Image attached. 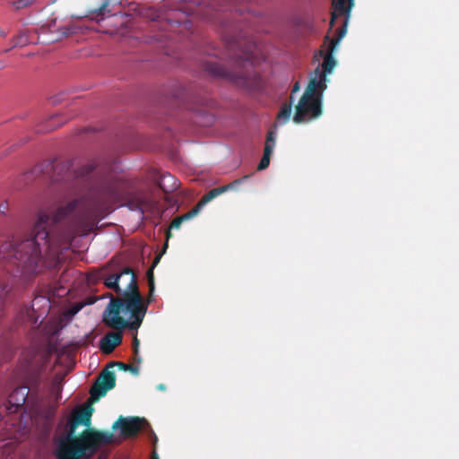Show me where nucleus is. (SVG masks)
Wrapping results in <instances>:
<instances>
[{
  "label": "nucleus",
  "mask_w": 459,
  "mask_h": 459,
  "mask_svg": "<svg viewBox=\"0 0 459 459\" xmlns=\"http://www.w3.org/2000/svg\"><path fill=\"white\" fill-rule=\"evenodd\" d=\"M122 195V182L107 177L90 194L85 204L68 202L49 213L37 212L29 238L4 242L0 247V261L6 273H0V318L4 315V302L16 297L15 278L22 284L30 283L43 268H56L60 255L68 249L75 236H86Z\"/></svg>",
  "instance_id": "f257e3e1"
},
{
  "label": "nucleus",
  "mask_w": 459,
  "mask_h": 459,
  "mask_svg": "<svg viewBox=\"0 0 459 459\" xmlns=\"http://www.w3.org/2000/svg\"><path fill=\"white\" fill-rule=\"evenodd\" d=\"M88 281L91 283L102 281L107 288L121 295L111 298L107 305L102 318L106 325L117 331L126 328L137 330L141 326L153 295H149L144 301L139 291L136 275L131 268L126 267L109 275L106 268H101L90 273Z\"/></svg>",
  "instance_id": "f03ea898"
},
{
  "label": "nucleus",
  "mask_w": 459,
  "mask_h": 459,
  "mask_svg": "<svg viewBox=\"0 0 459 459\" xmlns=\"http://www.w3.org/2000/svg\"><path fill=\"white\" fill-rule=\"evenodd\" d=\"M93 408L91 404L74 410L67 420L66 433L59 437L56 449L58 459L89 458L102 445L113 441V434L91 428Z\"/></svg>",
  "instance_id": "7ed1b4c3"
},
{
  "label": "nucleus",
  "mask_w": 459,
  "mask_h": 459,
  "mask_svg": "<svg viewBox=\"0 0 459 459\" xmlns=\"http://www.w3.org/2000/svg\"><path fill=\"white\" fill-rule=\"evenodd\" d=\"M325 91H320L315 81H309L296 106L293 121L301 124L316 119L322 115V100Z\"/></svg>",
  "instance_id": "20e7f679"
},
{
  "label": "nucleus",
  "mask_w": 459,
  "mask_h": 459,
  "mask_svg": "<svg viewBox=\"0 0 459 459\" xmlns=\"http://www.w3.org/2000/svg\"><path fill=\"white\" fill-rule=\"evenodd\" d=\"M26 368L27 385L15 388L9 395L8 405L4 406V410L10 414L16 412L19 408L23 406L29 390L38 392L40 386L44 363L40 362L34 365L33 361L28 360Z\"/></svg>",
  "instance_id": "39448f33"
},
{
  "label": "nucleus",
  "mask_w": 459,
  "mask_h": 459,
  "mask_svg": "<svg viewBox=\"0 0 459 459\" xmlns=\"http://www.w3.org/2000/svg\"><path fill=\"white\" fill-rule=\"evenodd\" d=\"M204 70L210 75L229 81L240 88L249 91H260L263 88V80L255 73H236L215 62H206Z\"/></svg>",
  "instance_id": "423d86ee"
},
{
  "label": "nucleus",
  "mask_w": 459,
  "mask_h": 459,
  "mask_svg": "<svg viewBox=\"0 0 459 459\" xmlns=\"http://www.w3.org/2000/svg\"><path fill=\"white\" fill-rule=\"evenodd\" d=\"M346 33L345 24L338 29V35L329 42V46L326 51L319 50L318 54L323 56L324 60L320 66H317L310 78L309 81H315L320 91H325L327 88L326 75L331 74L336 65V60L333 57V51L340 40L344 37Z\"/></svg>",
  "instance_id": "0eeeda50"
},
{
  "label": "nucleus",
  "mask_w": 459,
  "mask_h": 459,
  "mask_svg": "<svg viewBox=\"0 0 459 459\" xmlns=\"http://www.w3.org/2000/svg\"><path fill=\"white\" fill-rule=\"evenodd\" d=\"M72 163L71 161H65L59 164H56L54 167L55 174H59L62 171H65V174L64 176H55V180H66L68 178L74 176L76 179L86 181L90 178L91 174L93 172V170L96 169L97 164L95 161H91L87 164H84L78 168L74 171H71L72 169Z\"/></svg>",
  "instance_id": "6e6552de"
},
{
  "label": "nucleus",
  "mask_w": 459,
  "mask_h": 459,
  "mask_svg": "<svg viewBox=\"0 0 459 459\" xmlns=\"http://www.w3.org/2000/svg\"><path fill=\"white\" fill-rule=\"evenodd\" d=\"M116 386L115 372L108 368L101 370L90 389L91 399L95 402L106 395L107 392Z\"/></svg>",
  "instance_id": "1a4fd4ad"
},
{
  "label": "nucleus",
  "mask_w": 459,
  "mask_h": 459,
  "mask_svg": "<svg viewBox=\"0 0 459 459\" xmlns=\"http://www.w3.org/2000/svg\"><path fill=\"white\" fill-rule=\"evenodd\" d=\"M113 429L119 428L122 436L126 437H136L140 431L150 428L148 421L144 418L120 416L113 424Z\"/></svg>",
  "instance_id": "9d476101"
},
{
  "label": "nucleus",
  "mask_w": 459,
  "mask_h": 459,
  "mask_svg": "<svg viewBox=\"0 0 459 459\" xmlns=\"http://www.w3.org/2000/svg\"><path fill=\"white\" fill-rule=\"evenodd\" d=\"M50 308V300L49 299L44 296H36L32 300L31 307H25L22 312L21 318L19 320L24 321L25 317H28L29 320H32L34 317V313L39 310L38 316H42L48 312Z\"/></svg>",
  "instance_id": "9b49d317"
},
{
  "label": "nucleus",
  "mask_w": 459,
  "mask_h": 459,
  "mask_svg": "<svg viewBox=\"0 0 459 459\" xmlns=\"http://www.w3.org/2000/svg\"><path fill=\"white\" fill-rule=\"evenodd\" d=\"M248 178H250V175L244 176L242 178L236 179L228 185L212 188L200 199V201L194 208H197V212L199 213L203 206L205 205L207 203H209L218 195H221L222 193L234 188L236 186L239 185L242 181L247 179Z\"/></svg>",
  "instance_id": "f8f14e48"
},
{
  "label": "nucleus",
  "mask_w": 459,
  "mask_h": 459,
  "mask_svg": "<svg viewBox=\"0 0 459 459\" xmlns=\"http://www.w3.org/2000/svg\"><path fill=\"white\" fill-rule=\"evenodd\" d=\"M121 342H122V333H121V331L108 333L100 340V350L104 353L109 354Z\"/></svg>",
  "instance_id": "ddd939ff"
},
{
  "label": "nucleus",
  "mask_w": 459,
  "mask_h": 459,
  "mask_svg": "<svg viewBox=\"0 0 459 459\" xmlns=\"http://www.w3.org/2000/svg\"><path fill=\"white\" fill-rule=\"evenodd\" d=\"M158 185L164 193H170L177 190L179 187L180 183L169 173H165L161 175Z\"/></svg>",
  "instance_id": "4468645a"
},
{
  "label": "nucleus",
  "mask_w": 459,
  "mask_h": 459,
  "mask_svg": "<svg viewBox=\"0 0 459 459\" xmlns=\"http://www.w3.org/2000/svg\"><path fill=\"white\" fill-rule=\"evenodd\" d=\"M352 6H353V0H344V7L346 8V10L343 12H341V11L337 10L336 6L334 5V0H333V2H332L333 12L331 14V21H330L331 27L333 26V23L338 17H340L342 15H349Z\"/></svg>",
  "instance_id": "2eb2a0df"
},
{
  "label": "nucleus",
  "mask_w": 459,
  "mask_h": 459,
  "mask_svg": "<svg viewBox=\"0 0 459 459\" xmlns=\"http://www.w3.org/2000/svg\"><path fill=\"white\" fill-rule=\"evenodd\" d=\"M292 111V100L285 102L281 105V109L277 115L276 120L279 124H285L290 120Z\"/></svg>",
  "instance_id": "dca6fc26"
},
{
  "label": "nucleus",
  "mask_w": 459,
  "mask_h": 459,
  "mask_svg": "<svg viewBox=\"0 0 459 459\" xmlns=\"http://www.w3.org/2000/svg\"><path fill=\"white\" fill-rule=\"evenodd\" d=\"M198 214L197 208H192L189 212L181 216H178L170 223L169 229H179L182 222L190 220Z\"/></svg>",
  "instance_id": "f3484780"
},
{
  "label": "nucleus",
  "mask_w": 459,
  "mask_h": 459,
  "mask_svg": "<svg viewBox=\"0 0 459 459\" xmlns=\"http://www.w3.org/2000/svg\"><path fill=\"white\" fill-rule=\"evenodd\" d=\"M117 0H104V2L101 4V5L93 10L91 12V14L94 16L95 19H103V17L107 15H112V10L108 8L109 4L112 2H116Z\"/></svg>",
  "instance_id": "a211bd4d"
},
{
  "label": "nucleus",
  "mask_w": 459,
  "mask_h": 459,
  "mask_svg": "<svg viewBox=\"0 0 459 459\" xmlns=\"http://www.w3.org/2000/svg\"><path fill=\"white\" fill-rule=\"evenodd\" d=\"M160 256H161V254L157 255L154 258L152 266L147 271V281H148V286L150 289V296L153 295L154 290H155L153 268L159 264Z\"/></svg>",
  "instance_id": "6ab92c4d"
},
{
  "label": "nucleus",
  "mask_w": 459,
  "mask_h": 459,
  "mask_svg": "<svg viewBox=\"0 0 459 459\" xmlns=\"http://www.w3.org/2000/svg\"><path fill=\"white\" fill-rule=\"evenodd\" d=\"M15 450L13 442L0 441V459H7Z\"/></svg>",
  "instance_id": "aec40b11"
},
{
  "label": "nucleus",
  "mask_w": 459,
  "mask_h": 459,
  "mask_svg": "<svg viewBox=\"0 0 459 459\" xmlns=\"http://www.w3.org/2000/svg\"><path fill=\"white\" fill-rule=\"evenodd\" d=\"M63 378L59 376H55L50 384V392L56 396V400L60 399L62 392Z\"/></svg>",
  "instance_id": "412c9836"
},
{
  "label": "nucleus",
  "mask_w": 459,
  "mask_h": 459,
  "mask_svg": "<svg viewBox=\"0 0 459 459\" xmlns=\"http://www.w3.org/2000/svg\"><path fill=\"white\" fill-rule=\"evenodd\" d=\"M12 356V349L6 341L0 342V363L10 359Z\"/></svg>",
  "instance_id": "4be33fe9"
},
{
  "label": "nucleus",
  "mask_w": 459,
  "mask_h": 459,
  "mask_svg": "<svg viewBox=\"0 0 459 459\" xmlns=\"http://www.w3.org/2000/svg\"><path fill=\"white\" fill-rule=\"evenodd\" d=\"M114 366H117L120 369H122L124 371H130L134 375L139 374V367L138 366L126 364L124 362H110L108 364L109 368H113Z\"/></svg>",
  "instance_id": "5701e85b"
},
{
  "label": "nucleus",
  "mask_w": 459,
  "mask_h": 459,
  "mask_svg": "<svg viewBox=\"0 0 459 459\" xmlns=\"http://www.w3.org/2000/svg\"><path fill=\"white\" fill-rule=\"evenodd\" d=\"M271 154L272 152H270V147L264 149L263 157L257 166L258 170L265 169L269 166Z\"/></svg>",
  "instance_id": "b1692460"
},
{
  "label": "nucleus",
  "mask_w": 459,
  "mask_h": 459,
  "mask_svg": "<svg viewBox=\"0 0 459 459\" xmlns=\"http://www.w3.org/2000/svg\"><path fill=\"white\" fill-rule=\"evenodd\" d=\"M275 141H276V131L269 130L267 133V135H266L264 148L270 147V152H273V148L275 146Z\"/></svg>",
  "instance_id": "393cba45"
},
{
  "label": "nucleus",
  "mask_w": 459,
  "mask_h": 459,
  "mask_svg": "<svg viewBox=\"0 0 459 459\" xmlns=\"http://www.w3.org/2000/svg\"><path fill=\"white\" fill-rule=\"evenodd\" d=\"M12 47L11 48H16V47H23L28 44V39L25 34H19L14 36L12 39Z\"/></svg>",
  "instance_id": "a878e982"
},
{
  "label": "nucleus",
  "mask_w": 459,
  "mask_h": 459,
  "mask_svg": "<svg viewBox=\"0 0 459 459\" xmlns=\"http://www.w3.org/2000/svg\"><path fill=\"white\" fill-rule=\"evenodd\" d=\"M33 0H17L13 3L15 9L20 10L25 8L32 4Z\"/></svg>",
  "instance_id": "bb28decb"
},
{
  "label": "nucleus",
  "mask_w": 459,
  "mask_h": 459,
  "mask_svg": "<svg viewBox=\"0 0 459 459\" xmlns=\"http://www.w3.org/2000/svg\"><path fill=\"white\" fill-rule=\"evenodd\" d=\"M133 352L134 355H137L138 353V351H139V345H140V342L137 338V336L135 335L133 339Z\"/></svg>",
  "instance_id": "cd10ccee"
},
{
  "label": "nucleus",
  "mask_w": 459,
  "mask_h": 459,
  "mask_svg": "<svg viewBox=\"0 0 459 459\" xmlns=\"http://www.w3.org/2000/svg\"><path fill=\"white\" fill-rule=\"evenodd\" d=\"M334 5L338 11L343 12L346 10L344 7V0H334Z\"/></svg>",
  "instance_id": "c85d7f7f"
},
{
  "label": "nucleus",
  "mask_w": 459,
  "mask_h": 459,
  "mask_svg": "<svg viewBox=\"0 0 459 459\" xmlns=\"http://www.w3.org/2000/svg\"><path fill=\"white\" fill-rule=\"evenodd\" d=\"M7 211H8V204L7 203H2L0 204V215H4Z\"/></svg>",
  "instance_id": "c756f323"
},
{
  "label": "nucleus",
  "mask_w": 459,
  "mask_h": 459,
  "mask_svg": "<svg viewBox=\"0 0 459 459\" xmlns=\"http://www.w3.org/2000/svg\"><path fill=\"white\" fill-rule=\"evenodd\" d=\"M300 89L299 82H296L292 87L291 95H293L295 92L299 91ZM293 97L290 96V100H292Z\"/></svg>",
  "instance_id": "7c9ffc66"
},
{
  "label": "nucleus",
  "mask_w": 459,
  "mask_h": 459,
  "mask_svg": "<svg viewBox=\"0 0 459 459\" xmlns=\"http://www.w3.org/2000/svg\"><path fill=\"white\" fill-rule=\"evenodd\" d=\"M38 171H39V169L36 167V168H34L30 172H29V173L25 174L24 176H25L26 178H30L33 174H36Z\"/></svg>",
  "instance_id": "2f4dec72"
},
{
  "label": "nucleus",
  "mask_w": 459,
  "mask_h": 459,
  "mask_svg": "<svg viewBox=\"0 0 459 459\" xmlns=\"http://www.w3.org/2000/svg\"><path fill=\"white\" fill-rule=\"evenodd\" d=\"M84 306V304H77L74 307V310H73V313L74 314H76L77 312H79L82 307Z\"/></svg>",
  "instance_id": "473e14b6"
},
{
  "label": "nucleus",
  "mask_w": 459,
  "mask_h": 459,
  "mask_svg": "<svg viewBox=\"0 0 459 459\" xmlns=\"http://www.w3.org/2000/svg\"><path fill=\"white\" fill-rule=\"evenodd\" d=\"M134 361L137 364H140L142 362V358L139 355V352L137 353V355L134 354Z\"/></svg>",
  "instance_id": "72a5a7b5"
},
{
  "label": "nucleus",
  "mask_w": 459,
  "mask_h": 459,
  "mask_svg": "<svg viewBox=\"0 0 459 459\" xmlns=\"http://www.w3.org/2000/svg\"><path fill=\"white\" fill-rule=\"evenodd\" d=\"M120 282H123L124 283V287L126 286V282H127V278L126 277H123L120 281H119V283ZM125 288H122V290H124Z\"/></svg>",
  "instance_id": "f704fd0d"
},
{
  "label": "nucleus",
  "mask_w": 459,
  "mask_h": 459,
  "mask_svg": "<svg viewBox=\"0 0 459 459\" xmlns=\"http://www.w3.org/2000/svg\"><path fill=\"white\" fill-rule=\"evenodd\" d=\"M6 35H7V33H6V32H4V31L0 28V37L4 38V37H6Z\"/></svg>",
  "instance_id": "c9c22d12"
},
{
  "label": "nucleus",
  "mask_w": 459,
  "mask_h": 459,
  "mask_svg": "<svg viewBox=\"0 0 459 459\" xmlns=\"http://www.w3.org/2000/svg\"><path fill=\"white\" fill-rule=\"evenodd\" d=\"M171 235H172L171 232L169 230H168L166 233L167 239H169L171 237Z\"/></svg>",
  "instance_id": "e433bc0d"
},
{
  "label": "nucleus",
  "mask_w": 459,
  "mask_h": 459,
  "mask_svg": "<svg viewBox=\"0 0 459 459\" xmlns=\"http://www.w3.org/2000/svg\"><path fill=\"white\" fill-rule=\"evenodd\" d=\"M153 459H158V456H157L156 453H154V455H153Z\"/></svg>",
  "instance_id": "4c0bfd02"
},
{
  "label": "nucleus",
  "mask_w": 459,
  "mask_h": 459,
  "mask_svg": "<svg viewBox=\"0 0 459 459\" xmlns=\"http://www.w3.org/2000/svg\"><path fill=\"white\" fill-rule=\"evenodd\" d=\"M4 67V65L2 63H0V69H2Z\"/></svg>",
  "instance_id": "58836bf2"
},
{
  "label": "nucleus",
  "mask_w": 459,
  "mask_h": 459,
  "mask_svg": "<svg viewBox=\"0 0 459 459\" xmlns=\"http://www.w3.org/2000/svg\"><path fill=\"white\" fill-rule=\"evenodd\" d=\"M158 438L157 437L154 435V441L157 442Z\"/></svg>",
  "instance_id": "ea45409f"
},
{
  "label": "nucleus",
  "mask_w": 459,
  "mask_h": 459,
  "mask_svg": "<svg viewBox=\"0 0 459 459\" xmlns=\"http://www.w3.org/2000/svg\"><path fill=\"white\" fill-rule=\"evenodd\" d=\"M156 40L160 41V40H162V39L161 38H156Z\"/></svg>",
  "instance_id": "a19ab883"
},
{
  "label": "nucleus",
  "mask_w": 459,
  "mask_h": 459,
  "mask_svg": "<svg viewBox=\"0 0 459 459\" xmlns=\"http://www.w3.org/2000/svg\"><path fill=\"white\" fill-rule=\"evenodd\" d=\"M0 419H3V415H2V413H1V412H0Z\"/></svg>",
  "instance_id": "79ce46f5"
}]
</instances>
